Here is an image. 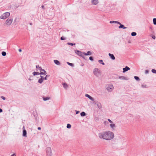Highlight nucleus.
<instances>
[{"mask_svg":"<svg viewBox=\"0 0 156 156\" xmlns=\"http://www.w3.org/2000/svg\"><path fill=\"white\" fill-rule=\"evenodd\" d=\"M98 136L100 139L103 138L106 140H110L114 137V134L113 132L111 131H103L99 133Z\"/></svg>","mask_w":156,"mask_h":156,"instance_id":"1","label":"nucleus"},{"mask_svg":"<svg viewBox=\"0 0 156 156\" xmlns=\"http://www.w3.org/2000/svg\"><path fill=\"white\" fill-rule=\"evenodd\" d=\"M101 71L98 68H95L94 69L93 73L97 77H98L101 74Z\"/></svg>","mask_w":156,"mask_h":156,"instance_id":"2","label":"nucleus"},{"mask_svg":"<svg viewBox=\"0 0 156 156\" xmlns=\"http://www.w3.org/2000/svg\"><path fill=\"white\" fill-rule=\"evenodd\" d=\"M10 13L9 12H6L4 13L1 16H0V18L2 19L5 20L10 16Z\"/></svg>","mask_w":156,"mask_h":156,"instance_id":"3","label":"nucleus"},{"mask_svg":"<svg viewBox=\"0 0 156 156\" xmlns=\"http://www.w3.org/2000/svg\"><path fill=\"white\" fill-rule=\"evenodd\" d=\"M46 153L47 156H52V154L50 147H48L46 149Z\"/></svg>","mask_w":156,"mask_h":156,"instance_id":"4","label":"nucleus"},{"mask_svg":"<svg viewBox=\"0 0 156 156\" xmlns=\"http://www.w3.org/2000/svg\"><path fill=\"white\" fill-rule=\"evenodd\" d=\"M32 74L34 76L39 75H46L47 74V72H45L43 73L42 72H40V73H39L37 72H34Z\"/></svg>","mask_w":156,"mask_h":156,"instance_id":"5","label":"nucleus"},{"mask_svg":"<svg viewBox=\"0 0 156 156\" xmlns=\"http://www.w3.org/2000/svg\"><path fill=\"white\" fill-rule=\"evenodd\" d=\"M75 52L78 55L81 57L82 58H83V55L82 52L81 51H80L77 49L75 50Z\"/></svg>","mask_w":156,"mask_h":156,"instance_id":"6","label":"nucleus"},{"mask_svg":"<svg viewBox=\"0 0 156 156\" xmlns=\"http://www.w3.org/2000/svg\"><path fill=\"white\" fill-rule=\"evenodd\" d=\"M12 22V18L8 19L6 21L5 23L6 25L9 26L11 25Z\"/></svg>","mask_w":156,"mask_h":156,"instance_id":"7","label":"nucleus"},{"mask_svg":"<svg viewBox=\"0 0 156 156\" xmlns=\"http://www.w3.org/2000/svg\"><path fill=\"white\" fill-rule=\"evenodd\" d=\"M36 68L37 71H38V70L39 69L41 72L43 71L44 72H47L44 69H43L41 66H39V65H36Z\"/></svg>","mask_w":156,"mask_h":156,"instance_id":"8","label":"nucleus"},{"mask_svg":"<svg viewBox=\"0 0 156 156\" xmlns=\"http://www.w3.org/2000/svg\"><path fill=\"white\" fill-rule=\"evenodd\" d=\"M113 88L114 87L112 85H110L106 88V89L109 92H111Z\"/></svg>","mask_w":156,"mask_h":156,"instance_id":"9","label":"nucleus"},{"mask_svg":"<svg viewBox=\"0 0 156 156\" xmlns=\"http://www.w3.org/2000/svg\"><path fill=\"white\" fill-rule=\"evenodd\" d=\"M99 3L98 0H92L91 3L92 5H96Z\"/></svg>","mask_w":156,"mask_h":156,"instance_id":"10","label":"nucleus"},{"mask_svg":"<svg viewBox=\"0 0 156 156\" xmlns=\"http://www.w3.org/2000/svg\"><path fill=\"white\" fill-rule=\"evenodd\" d=\"M118 24L120 26L119 27V29H126L127 28V27H125L123 24H121V23L119 22Z\"/></svg>","mask_w":156,"mask_h":156,"instance_id":"11","label":"nucleus"},{"mask_svg":"<svg viewBox=\"0 0 156 156\" xmlns=\"http://www.w3.org/2000/svg\"><path fill=\"white\" fill-rule=\"evenodd\" d=\"M130 69V68L129 67L126 66L125 68H123V72L124 73Z\"/></svg>","mask_w":156,"mask_h":156,"instance_id":"12","label":"nucleus"},{"mask_svg":"<svg viewBox=\"0 0 156 156\" xmlns=\"http://www.w3.org/2000/svg\"><path fill=\"white\" fill-rule=\"evenodd\" d=\"M85 96L88 98L90 100H91L92 101H94V99L92 97H91L88 94H86L85 95Z\"/></svg>","mask_w":156,"mask_h":156,"instance_id":"13","label":"nucleus"},{"mask_svg":"<svg viewBox=\"0 0 156 156\" xmlns=\"http://www.w3.org/2000/svg\"><path fill=\"white\" fill-rule=\"evenodd\" d=\"M22 136L25 137H27V131L25 129H23Z\"/></svg>","mask_w":156,"mask_h":156,"instance_id":"14","label":"nucleus"},{"mask_svg":"<svg viewBox=\"0 0 156 156\" xmlns=\"http://www.w3.org/2000/svg\"><path fill=\"white\" fill-rule=\"evenodd\" d=\"M108 55L111 59L112 60H114L115 59V57L113 54L111 53L108 54Z\"/></svg>","mask_w":156,"mask_h":156,"instance_id":"15","label":"nucleus"},{"mask_svg":"<svg viewBox=\"0 0 156 156\" xmlns=\"http://www.w3.org/2000/svg\"><path fill=\"white\" fill-rule=\"evenodd\" d=\"M83 54L85 55H92V53L90 51H88L87 52V53L85 52H83Z\"/></svg>","mask_w":156,"mask_h":156,"instance_id":"16","label":"nucleus"},{"mask_svg":"<svg viewBox=\"0 0 156 156\" xmlns=\"http://www.w3.org/2000/svg\"><path fill=\"white\" fill-rule=\"evenodd\" d=\"M119 78L121 80H127L129 79L124 76H119Z\"/></svg>","mask_w":156,"mask_h":156,"instance_id":"17","label":"nucleus"},{"mask_svg":"<svg viewBox=\"0 0 156 156\" xmlns=\"http://www.w3.org/2000/svg\"><path fill=\"white\" fill-rule=\"evenodd\" d=\"M95 104L98 107V108H101V105L100 103L98 102V101L96 102Z\"/></svg>","mask_w":156,"mask_h":156,"instance_id":"18","label":"nucleus"},{"mask_svg":"<svg viewBox=\"0 0 156 156\" xmlns=\"http://www.w3.org/2000/svg\"><path fill=\"white\" fill-rule=\"evenodd\" d=\"M54 63L57 65H59L60 64V62L58 60H54Z\"/></svg>","mask_w":156,"mask_h":156,"instance_id":"19","label":"nucleus"},{"mask_svg":"<svg viewBox=\"0 0 156 156\" xmlns=\"http://www.w3.org/2000/svg\"><path fill=\"white\" fill-rule=\"evenodd\" d=\"M50 99V98L49 97H43V99L44 101H46Z\"/></svg>","mask_w":156,"mask_h":156,"instance_id":"20","label":"nucleus"},{"mask_svg":"<svg viewBox=\"0 0 156 156\" xmlns=\"http://www.w3.org/2000/svg\"><path fill=\"white\" fill-rule=\"evenodd\" d=\"M44 80L43 78H40L38 80V83H39L41 84L43 82V81Z\"/></svg>","mask_w":156,"mask_h":156,"instance_id":"21","label":"nucleus"},{"mask_svg":"<svg viewBox=\"0 0 156 156\" xmlns=\"http://www.w3.org/2000/svg\"><path fill=\"white\" fill-rule=\"evenodd\" d=\"M62 84L63 86V87L66 89L68 87V85L65 82L63 83Z\"/></svg>","mask_w":156,"mask_h":156,"instance_id":"22","label":"nucleus"},{"mask_svg":"<svg viewBox=\"0 0 156 156\" xmlns=\"http://www.w3.org/2000/svg\"><path fill=\"white\" fill-rule=\"evenodd\" d=\"M119 22L116 21H110V23H117L118 24L119 23Z\"/></svg>","mask_w":156,"mask_h":156,"instance_id":"23","label":"nucleus"},{"mask_svg":"<svg viewBox=\"0 0 156 156\" xmlns=\"http://www.w3.org/2000/svg\"><path fill=\"white\" fill-rule=\"evenodd\" d=\"M87 114L84 112H82L80 113V115L82 117H83L86 115Z\"/></svg>","mask_w":156,"mask_h":156,"instance_id":"24","label":"nucleus"},{"mask_svg":"<svg viewBox=\"0 0 156 156\" xmlns=\"http://www.w3.org/2000/svg\"><path fill=\"white\" fill-rule=\"evenodd\" d=\"M98 62L100 63V64H102L103 65H105V63L103 62V61L102 60H98Z\"/></svg>","mask_w":156,"mask_h":156,"instance_id":"25","label":"nucleus"},{"mask_svg":"<svg viewBox=\"0 0 156 156\" xmlns=\"http://www.w3.org/2000/svg\"><path fill=\"white\" fill-rule=\"evenodd\" d=\"M67 63L68 65L71 67H73L74 66V64L73 63H71L68 62H67Z\"/></svg>","mask_w":156,"mask_h":156,"instance_id":"26","label":"nucleus"},{"mask_svg":"<svg viewBox=\"0 0 156 156\" xmlns=\"http://www.w3.org/2000/svg\"><path fill=\"white\" fill-rule=\"evenodd\" d=\"M46 75L45 77H44V80H47V78L48 77L50 76V75H47V74Z\"/></svg>","mask_w":156,"mask_h":156,"instance_id":"27","label":"nucleus"},{"mask_svg":"<svg viewBox=\"0 0 156 156\" xmlns=\"http://www.w3.org/2000/svg\"><path fill=\"white\" fill-rule=\"evenodd\" d=\"M134 78L136 81H139L140 80V78L137 76H134Z\"/></svg>","mask_w":156,"mask_h":156,"instance_id":"28","label":"nucleus"},{"mask_svg":"<svg viewBox=\"0 0 156 156\" xmlns=\"http://www.w3.org/2000/svg\"><path fill=\"white\" fill-rule=\"evenodd\" d=\"M67 44L69 45L73 46L75 45V43H72L68 42L67 43Z\"/></svg>","mask_w":156,"mask_h":156,"instance_id":"29","label":"nucleus"},{"mask_svg":"<svg viewBox=\"0 0 156 156\" xmlns=\"http://www.w3.org/2000/svg\"><path fill=\"white\" fill-rule=\"evenodd\" d=\"M136 33L135 32H132L131 33V35L132 36H135L136 35Z\"/></svg>","mask_w":156,"mask_h":156,"instance_id":"30","label":"nucleus"},{"mask_svg":"<svg viewBox=\"0 0 156 156\" xmlns=\"http://www.w3.org/2000/svg\"><path fill=\"white\" fill-rule=\"evenodd\" d=\"M2 55L3 56H5L6 55V53L5 51H3L2 52Z\"/></svg>","mask_w":156,"mask_h":156,"instance_id":"31","label":"nucleus"},{"mask_svg":"<svg viewBox=\"0 0 156 156\" xmlns=\"http://www.w3.org/2000/svg\"><path fill=\"white\" fill-rule=\"evenodd\" d=\"M110 126L111 128H113L115 127V124H110Z\"/></svg>","mask_w":156,"mask_h":156,"instance_id":"32","label":"nucleus"},{"mask_svg":"<svg viewBox=\"0 0 156 156\" xmlns=\"http://www.w3.org/2000/svg\"><path fill=\"white\" fill-rule=\"evenodd\" d=\"M153 24L154 25H156V18H154L153 19Z\"/></svg>","mask_w":156,"mask_h":156,"instance_id":"33","label":"nucleus"},{"mask_svg":"<svg viewBox=\"0 0 156 156\" xmlns=\"http://www.w3.org/2000/svg\"><path fill=\"white\" fill-rule=\"evenodd\" d=\"M66 127L68 129H70L71 127V125L70 124H67Z\"/></svg>","mask_w":156,"mask_h":156,"instance_id":"34","label":"nucleus"},{"mask_svg":"<svg viewBox=\"0 0 156 156\" xmlns=\"http://www.w3.org/2000/svg\"><path fill=\"white\" fill-rule=\"evenodd\" d=\"M151 72L154 73L156 74V70L155 69H153L151 70Z\"/></svg>","mask_w":156,"mask_h":156,"instance_id":"35","label":"nucleus"},{"mask_svg":"<svg viewBox=\"0 0 156 156\" xmlns=\"http://www.w3.org/2000/svg\"><path fill=\"white\" fill-rule=\"evenodd\" d=\"M60 39L61 40H64L66 39V38L64 36H62L60 38Z\"/></svg>","mask_w":156,"mask_h":156,"instance_id":"36","label":"nucleus"},{"mask_svg":"<svg viewBox=\"0 0 156 156\" xmlns=\"http://www.w3.org/2000/svg\"><path fill=\"white\" fill-rule=\"evenodd\" d=\"M89 59L91 61H94V58L92 56H90V57H89Z\"/></svg>","mask_w":156,"mask_h":156,"instance_id":"37","label":"nucleus"},{"mask_svg":"<svg viewBox=\"0 0 156 156\" xmlns=\"http://www.w3.org/2000/svg\"><path fill=\"white\" fill-rule=\"evenodd\" d=\"M33 115H34V117H35V119L37 120V114H35L34 113L33 114Z\"/></svg>","mask_w":156,"mask_h":156,"instance_id":"38","label":"nucleus"},{"mask_svg":"<svg viewBox=\"0 0 156 156\" xmlns=\"http://www.w3.org/2000/svg\"><path fill=\"white\" fill-rule=\"evenodd\" d=\"M141 87L143 88H146L147 87V85L144 84H142L141 85Z\"/></svg>","mask_w":156,"mask_h":156,"instance_id":"39","label":"nucleus"},{"mask_svg":"<svg viewBox=\"0 0 156 156\" xmlns=\"http://www.w3.org/2000/svg\"><path fill=\"white\" fill-rule=\"evenodd\" d=\"M1 98L3 100H5L6 99V98L4 97V96H1Z\"/></svg>","mask_w":156,"mask_h":156,"instance_id":"40","label":"nucleus"},{"mask_svg":"<svg viewBox=\"0 0 156 156\" xmlns=\"http://www.w3.org/2000/svg\"><path fill=\"white\" fill-rule=\"evenodd\" d=\"M149 72V71L148 70H146L145 71V74H147Z\"/></svg>","mask_w":156,"mask_h":156,"instance_id":"41","label":"nucleus"},{"mask_svg":"<svg viewBox=\"0 0 156 156\" xmlns=\"http://www.w3.org/2000/svg\"><path fill=\"white\" fill-rule=\"evenodd\" d=\"M19 6V5H15V9H16V8H17Z\"/></svg>","mask_w":156,"mask_h":156,"instance_id":"42","label":"nucleus"},{"mask_svg":"<svg viewBox=\"0 0 156 156\" xmlns=\"http://www.w3.org/2000/svg\"><path fill=\"white\" fill-rule=\"evenodd\" d=\"M108 121L109 122H110V123H112V121L110 119H108Z\"/></svg>","mask_w":156,"mask_h":156,"instance_id":"43","label":"nucleus"},{"mask_svg":"<svg viewBox=\"0 0 156 156\" xmlns=\"http://www.w3.org/2000/svg\"><path fill=\"white\" fill-rule=\"evenodd\" d=\"M152 38L154 39H155V36L154 35H153L152 36Z\"/></svg>","mask_w":156,"mask_h":156,"instance_id":"44","label":"nucleus"},{"mask_svg":"<svg viewBox=\"0 0 156 156\" xmlns=\"http://www.w3.org/2000/svg\"><path fill=\"white\" fill-rule=\"evenodd\" d=\"M76 114H78L80 112L79 111H78L76 110Z\"/></svg>","mask_w":156,"mask_h":156,"instance_id":"45","label":"nucleus"},{"mask_svg":"<svg viewBox=\"0 0 156 156\" xmlns=\"http://www.w3.org/2000/svg\"><path fill=\"white\" fill-rule=\"evenodd\" d=\"M83 57H84L83 58V59H84L86 60H87V57H85L84 55H83Z\"/></svg>","mask_w":156,"mask_h":156,"instance_id":"46","label":"nucleus"},{"mask_svg":"<svg viewBox=\"0 0 156 156\" xmlns=\"http://www.w3.org/2000/svg\"><path fill=\"white\" fill-rule=\"evenodd\" d=\"M37 129H38V130H41V127H38L37 128Z\"/></svg>","mask_w":156,"mask_h":156,"instance_id":"47","label":"nucleus"},{"mask_svg":"<svg viewBox=\"0 0 156 156\" xmlns=\"http://www.w3.org/2000/svg\"><path fill=\"white\" fill-rule=\"evenodd\" d=\"M3 112L2 110L0 108V113H1Z\"/></svg>","mask_w":156,"mask_h":156,"instance_id":"48","label":"nucleus"},{"mask_svg":"<svg viewBox=\"0 0 156 156\" xmlns=\"http://www.w3.org/2000/svg\"><path fill=\"white\" fill-rule=\"evenodd\" d=\"M16 155L15 154H13L11 155V156H16Z\"/></svg>","mask_w":156,"mask_h":156,"instance_id":"49","label":"nucleus"},{"mask_svg":"<svg viewBox=\"0 0 156 156\" xmlns=\"http://www.w3.org/2000/svg\"><path fill=\"white\" fill-rule=\"evenodd\" d=\"M28 80H29V81H31V80H33V79H31L30 78H30H29L28 79Z\"/></svg>","mask_w":156,"mask_h":156,"instance_id":"50","label":"nucleus"},{"mask_svg":"<svg viewBox=\"0 0 156 156\" xmlns=\"http://www.w3.org/2000/svg\"><path fill=\"white\" fill-rule=\"evenodd\" d=\"M22 50H21V49H19V51L20 52H21L22 51Z\"/></svg>","mask_w":156,"mask_h":156,"instance_id":"51","label":"nucleus"},{"mask_svg":"<svg viewBox=\"0 0 156 156\" xmlns=\"http://www.w3.org/2000/svg\"><path fill=\"white\" fill-rule=\"evenodd\" d=\"M40 77H41L40 78H44V77L42 76L41 75Z\"/></svg>","mask_w":156,"mask_h":156,"instance_id":"52","label":"nucleus"},{"mask_svg":"<svg viewBox=\"0 0 156 156\" xmlns=\"http://www.w3.org/2000/svg\"><path fill=\"white\" fill-rule=\"evenodd\" d=\"M93 101V103L95 104V103H96V102L94 101Z\"/></svg>","mask_w":156,"mask_h":156,"instance_id":"53","label":"nucleus"},{"mask_svg":"<svg viewBox=\"0 0 156 156\" xmlns=\"http://www.w3.org/2000/svg\"><path fill=\"white\" fill-rule=\"evenodd\" d=\"M44 5H42V6H41V7H42V9H44Z\"/></svg>","mask_w":156,"mask_h":156,"instance_id":"54","label":"nucleus"},{"mask_svg":"<svg viewBox=\"0 0 156 156\" xmlns=\"http://www.w3.org/2000/svg\"><path fill=\"white\" fill-rule=\"evenodd\" d=\"M149 28H150V29H151H151H152V27H151V26H150V27H149Z\"/></svg>","mask_w":156,"mask_h":156,"instance_id":"55","label":"nucleus"},{"mask_svg":"<svg viewBox=\"0 0 156 156\" xmlns=\"http://www.w3.org/2000/svg\"><path fill=\"white\" fill-rule=\"evenodd\" d=\"M30 25H32V23H30Z\"/></svg>","mask_w":156,"mask_h":156,"instance_id":"56","label":"nucleus"},{"mask_svg":"<svg viewBox=\"0 0 156 156\" xmlns=\"http://www.w3.org/2000/svg\"><path fill=\"white\" fill-rule=\"evenodd\" d=\"M129 43H130V41H129Z\"/></svg>","mask_w":156,"mask_h":156,"instance_id":"57","label":"nucleus"}]
</instances>
